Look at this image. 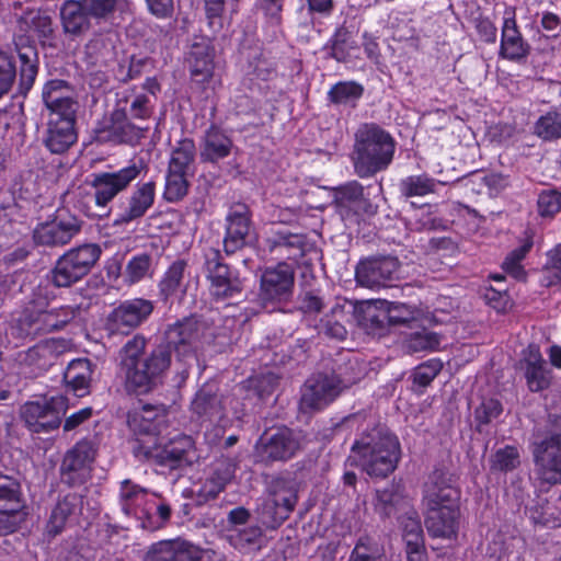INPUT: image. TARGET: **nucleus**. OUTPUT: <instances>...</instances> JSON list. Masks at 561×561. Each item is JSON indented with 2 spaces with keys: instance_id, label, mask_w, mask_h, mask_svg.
Here are the masks:
<instances>
[{
  "instance_id": "f257e3e1",
  "label": "nucleus",
  "mask_w": 561,
  "mask_h": 561,
  "mask_svg": "<svg viewBox=\"0 0 561 561\" xmlns=\"http://www.w3.org/2000/svg\"><path fill=\"white\" fill-rule=\"evenodd\" d=\"M204 329L197 319L185 318L170 325L165 331V342L148 354H145L147 339L142 334L129 339L119 351V373L127 392L140 394L151 391L170 368L173 351L180 362L194 358Z\"/></svg>"
},
{
  "instance_id": "f03ea898",
  "label": "nucleus",
  "mask_w": 561,
  "mask_h": 561,
  "mask_svg": "<svg viewBox=\"0 0 561 561\" xmlns=\"http://www.w3.org/2000/svg\"><path fill=\"white\" fill-rule=\"evenodd\" d=\"M351 459L369 477L387 478L401 458L398 437L381 424L363 432L351 448Z\"/></svg>"
},
{
  "instance_id": "7ed1b4c3",
  "label": "nucleus",
  "mask_w": 561,
  "mask_h": 561,
  "mask_svg": "<svg viewBox=\"0 0 561 561\" xmlns=\"http://www.w3.org/2000/svg\"><path fill=\"white\" fill-rule=\"evenodd\" d=\"M396 140L376 123H364L354 135L352 161L359 178L385 171L392 162Z\"/></svg>"
},
{
  "instance_id": "20e7f679",
  "label": "nucleus",
  "mask_w": 561,
  "mask_h": 561,
  "mask_svg": "<svg viewBox=\"0 0 561 561\" xmlns=\"http://www.w3.org/2000/svg\"><path fill=\"white\" fill-rule=\"evenodd\" d=\"M55 298L48 286H37L19 319L20 330L27 336H38L65 328L75 319L78 308L61 306L47 309Z\"/></svg>"
},
{
  "instance_id": "39448f33",
  "label": "nucleus",
  "mask_w": 561,
  "mask_h": 561,
  "mask_svg": "<svg viewBox=\"0 0 561 561\" xmlns=\"http://www.w3.org/2000/svg\"><path fill=\"white\" fill-rule=\"evenodd\" d=\"M531 455L539 479L561 483V415H549L545 426L536 431Z\"/></svg>"
},
{
  "instance_id": "423d86ee",
  "label": "nucleus",
  "mask_w": 561,
  "mask_h": 561,
  "mask_svg": "<svg viewBox=\"0 0 561 561\" xmlns=\"http://www.w3.org/2000/svg\"><path fill=\"white\" fill-rule=\"evenodd\" d=\"M133 453L140 460L171 470L191 467L201 458L195 440L186 434H178L163 443L139 440Z\"/></svg>"
},
{
  "instance_id": "0eeeda50",
  "label": "nucleus",
  "mask_w": 561,
  "mask_h": 561,
  "mask_svg": "<svg viewBox=\"0 0 561 561\" xmlns=\"http://www.w3.org/2000/svg\"><path fill=\"white\" fill-rule=\"evenodd\" d=\"M102 250L95 243H84L60 255L47 275L56 288H69L84 278L94 267Z\"/></svg>"
},
{
  "instance_id": "6e6552de",
  "label": "nucleus",
  "mask_w": 561,
  "mask_h": 561,
  "mask_svg": "<svg viewBox=\"0 0 561 561\" xmlns=\"http://www.w3.org/2000/svg\"><path fill=\"white\" fill-rule=\"evenodd\" d=\"M145 170V162L137 160L116 171L93 174L91 187L94 190L96 207L105 209L114 198L119 193L126 191Z\"/></svg>"
},
{
  "instance_id": "1a4fd4ad",
  "label": "nucleus",
  "mask_w": 561,
  "mask_h": 561,
  "mask_svg": "<svg viewBox=\"0 0 561 561\" xmlns=\"http://www.w3.org/2000/svg\"><path fill=\"white\" fill-rule=\"evenodd\" d=\"M153 309V302L148 299L124 300L107 314L105 331L108 335H128L149 319Z\"/></svg>"
},
{
  "instance_id": "9d476101",
  "label": "nucleus",
  "mask_w": 561,
  "mask_h": 561,
  "mask_svg": "<svg viewBox=\"0 0 561 561\" xmlns=\"http://www.w3.org/2000/svg\"><path fill=\"white\" fill-rule=\"evenodd\" d=\"M204 270L209 280L210 295L216 300H226L241 294L242 282L232 273L218 249L209 248L205 254Z\"/></svg>"
},
{
  "instance_id": "9b49d317",
  "label": "nucleus",
  "mask_w": 561,
  "mask_h": 561,
  "mask_svg": "<svg viewBox=\"0 0 561 561\" xmlns=\"http://www.w3.org/2000/svg\"><path fill=\"white\" fill-rule=\"evenodd\" d=\"M300 444L294 432L288 427L265 431L254 447L257 462L270 465L275 461H287L293 458Z\"/></svg>"
},
{
  "instance_id": "f8f14e48",
  "label": "nucleus",
  "mask_w": 561,
  "mask_h": 561,
  "mask_svg": "<svg viewBox=\"0 0 561 561\" xmlns=\"http://www.w3.org/2000/svg\"><path fill=\"white\" fill-rule=\"evenodd\" d=\"M66 408V399L62 396L44 401H31L22 405L21 417L31 432L48 433L60 426Z\"/></svg>"
},
{
  "instance_id": "ddd939ff",
  "label": "nucleus",
  "mask_w": 561,
  "mask_h": 561,
  "mask_svg": "<svg viewBox=\"0 0 561 561\" xmlns=\"http://www.w3.org/2000/svg\"><path fill=\"white\" fill-rule=\"evenodd\" d=\"M96 447L91 440L81 439L66 451L60 468V478L69 486L81 485L91 477Z\"/></svg>"
},
{
  "instance_id": "4468645a",
  "label": "nucleus",
  "mask_w": 561,
  "mask_h": 561,
  "mask_svg": "<svg viewBox=\"0 0 561 561\" xmlns=\"http://www.w3.org/2000/svg\"><path fill=\"white\" fill-rule=\"evenodd\" d=\"M399 270L400 262L394 256H371L359 261L355 270V279L362 287L379 289L398 279Z\"/></svg>"
},
{
  "instance_id": "2eb2a0df",
  "label": "nucleus",
  "mask_w": 561,
  "mask_h": 561,
  "mask_svg": "<svg viewBox=\"0 0 561 561\" xmlns=\"http://www.w3.org/2000/svg\"><path fill=\"white\" fill-rule=\"evenodd\" d=\"M295 270L291 265L280 262L266 267L260 279V300L262 304L287 301L293 295Z\"/></svg>"
},
{
  "instance_id": "dca6fc26",
  "label": "nucleus",
  "mask_w": 561,
  "mask_h": 561,
  "mask_svg": "<svg viewBox=\"0 0 561 561\" xmlns=\"http://www.w3.org/2000/svg\"><path fill=\"white\" fill-rule=\"evenodd\" d=\"M252 211L242 203L233 204L226 217L224 250L230 255L247 247L252 237Z\"/></svg>"
},
{
  "instance_id": "f3484780",
  "label": "nucleus",
  "mask_w": 561,
  "mask_h": 561,
  "mask_svg": "<svg viewBox=\"0 0 561 561\" xmlns=\"http://www.w3.org/2000/svg\"><path fill=\"white\" fill-rule=\"evenodd\" d=\"M156 199V182L139 183L116 208L114 226H124L140 220L153 206Z\"/></svg>"
},
{
  "instance_id": "a211bd4d",
  "label": "nucleus",
  "mask_w": 561,
  "mask_h": 561,
  "mask_svg": "<svg viewBox=\"0 0 561 561\" xmlns=\"http://www.w3.org/2000/svg\"><path fill=\"white\" fill-rule=\"evenodd\" d=\"M341 392L339 381H335L331 374L313 375L304 386L299 402L300 410L302 412L322 410L333 402Z\"/></svg>"
},
{
  "instance_id": "6ab92c4d",
  "label": "nucleus",
  "mask_w": 561,
  "mask_h": 561,
  "mask_svg": "<svg viewBox=\"0 0 561 561\" xmlns=\"http://www.w3.org/2000/svg\"><path fill=\"white\" fill-rule=\"evenodd\" d=\"M82 227V221L73 215L58 214L49 222L39 224L34 232V242L43 247H64L77 236Z\"/></svg>"
},
{
  "instance_id": "aec40b11",
  "label": "nucleus",
  "mask_w": 561,
  "mask_h": 561,
  "mask_svg": "<svg viewBox=\"0 0 561 561\" xmlns=\"http://www.w3.org/2000/svg\"><path fill=\"white\" fill-rule=\"evenodd\" d=\"M333 203L342 218L377 213V206L364 196V187L357 181L347 182L333 188Z\"/></svg>"
},
{
  "instance_id": "412c9836",
  "label": "nucleus",
  "mask_w": 561,
  "mask_h": 561,
  "mask_svg": "<svg viewBox=\"0 0 561 561\" xmlns=\"http://www.w3.org/2000/svg\"><path fill=\"white\" fill-rule=\"evenodd\" d=\"M459 493L454 485L453 476L445 469H435L430 473L423 486L425 507L457 504Z\"/></svg>"
},
{
  "instance_id": "4be33fe9",
  "label": "nucleus",
  "mask_w": 561,
  "mask_h": 561,
  "mask_svg": "<svg viewBox=\"0 0 561 561\" xmlns=\"http://www.w3.org/2000/svg\"><path fill=\"white\" fill-rule=\"evenodd\" d=\"M425 527L432 537L451 539L459 526V507L457 504L425 507Z\"/></svg>"
},
{
  "instance_id": "5701e85b",
  "label": "nucleus",
  "mask_w": 561,
  "mask_h": 561,
  "mask_svg": "<svg viewBox=\"0 0 561 561\" xmlns=\"http://www.w3.org/2000/svg\"><path fill=\"white\" fill-rule=\"evenodd\" d=\"M190 411L192 419L201 424L221 419L224 405L217 389L213 385L202 386L192 399Z\"/></svg>"
},
{
  "instance_id": "b1692460",
  "label": "nucleus",
  "mask_w": 561,
  "mask_h": 561,
  "mask_svg": "<svg viewBox=\"0 0 561 561\" xmlns=\"http://www.w3.org/2000/svg\"><path fill=\"white\" fill-rule=\"evenodd\" d=\"M78 134L76 125L69 121H48L42 137L43 145L55 154L69 150L76 144Z\"/></svg>"
},
{
  "instance_id": "393cba45",
  "label": "nucleus",
  "mask_w": 561,
  "mask_h": 561,
  "mask_svg": "<svg viewBox=\"0 0 561 561\" xmlns=\"http://www.w3.org/2000/svg\"><path fill=\"white\" fill-rule=\"evenodd\" d=\"M239 460L236 457H222L215 467L214 473L205 481L199 490L198 503L206 502L217 497V495L225 490L226 485L234 478Z\"/></svg>"
},
{
  "instance_id": "a878e982",
  "label": "nucleus",
  "mask_w": 561,
  "mask_h": 561,
  "mask_svg": "<svg viewBox=\"0 0 561 561\" xmlns=\"http://www.w3.org/2000/svg\"><path fill=\"white\" fill-rule=\"evenodd\" d=\"M267 244L276 256L291 261L304 257L309 247L306 236L287 231H276L267 239Z\"/></svg>"
},
{
  "instance_id": "bb28decb",
  "label": "nucleus",
  "mask_w": 561,
  "mask_h": 561,
  "mask_svg": "<svg viewBox=\"0 0 561 561\" xmlns=\"http://www.w3.org/2000/svg\"><path fill=\"white\" fill-rule=\"evenodd\" d=\"M530 46L517 28L514 13L504 19L501 36L500 56L505 59L519 61L529 55Z\"/></svg>"
},
{
  "instance_id": "cd10ccee",
  "label": "nucleus",
  "mask_w": 561,
  "mask_h": 561,
  "mask_svg": "<svg viewBox=\"0 0 561 561\" xmlns=\"http://www.w3.org/2000/svg\"><path fill=\"white\" fill-rule=\"evenodd\" d=\"M82 503V496L77 493H69L59 500L46 524V535L50 538L59 535L64 530L67 520L81 512Z\"/></svg>"
},
{
  "instance_id": "c85d7f7f",
  "label": "nucleus",
  "mask_w": 561,
  "mask_h": 561,
  "mask_svg": "<svg viewBox=\"0 0 561 561\" xmlns=\"http://www.w3.org/2000/svg\"><path fill=\"white\" fill-rule=\"evenodd\" d=\"M187 61L194 83L203 84L213 78L214 50L206 41L192 45Z\"/></svg>"
},
{
  "instance_id": "c756f323",
  "label": "nucleus",
  "mask_w": 561,
  "mask_h": 561,
  "mask_svg": "<svg viewBox=\"0 0 561 561\" xmlns=\"http://www.w3.org/2000/svg\"><path fill=\"white\" fill-rule=\"evenodd\" d=\"M232 148L231 138L218 127L211 126L204 136L199 157L203 162L217 163L227 158Z\"/></svg>"
},
{
  "instance_id": "7c9ffc66",
  "label": "nucleus",
  "mask_w": 561,
  "mask_h": 561,
  "mask_svg": "<svg viewBox=\"0 0 561 561\" xmlns=\"http://www.w3.org/2000/svg\"><path fill=\"white\" fill-rule=\"evenodd\" d=\"M404 488L400 483L392 482L383 489H378L373 497V506L381 518H388L397 513L404 504Z\"/></svg>"
},
{
  "instance_id": "2f4dec72",
  "label": "nucleus",
  "mask_w": 561,
  "mask_h": 561,
  "mask_svg": "<svg viewBox=\"0 0 561 561\" xmlns=\"http://www.w3.org/2000/svg\"><path fill=\"white\" fill-rule=\"evenodd\" d=\"M60 19L66 34L80 36L91 27L90 16L80 0H67L60 9Z\"/></svg>"
},
{
  "instance_id": "473e14b6",
  "label": "nucleus",
  "mask_w": 561,
  "mask_h": 561,
  "mask_svg": "<svg viewBox=\"0 0 561 561\" xmlns=\"http://www.w3.org/2000/svg\"><path fill=\"white\" fill-rule=\"evenodd\" d=\"M228 531V542L243 553L259 551L265 543L264 533L260 526L231 528Z\"/></svg>"
},
{
  "instance_id": "72a5a7b5",
  "label": "nucleus",
  "mask_w": 561,
  "mask_h": 561,
  "mask_svg": "<svg viewBox=\"0 0 561 561\" xmlns=\"http://www.w3.org/2000/svg\"><path fill=\"white\" fill-rule=\"evenodd\" d=\"M92 373V363L90 359L79 358L68 365L64 374V379L66 383L71 387L77 397H83L89 391Z\"/></svg>"
},
{
  "instance_id": "f704fd0d",
  "label": "nucleus",
  "mask_w": 561,
  "mask_h": 561,
  "mask_svg": "<svg viewBox=\"0 0 561 561\" xmlns=\"http://www.w3.org/2000/svg\"><path fill=\"white\" fill-rule=\"evenodd\" d=\"M195 157L196 147L194 141L190 138L182 139L171 152L168 170L192 176L194 174Z\"/></svg>"
},
{
  "instance_id": "c9c22d12",
  "label": "nucleus",
  "mask_w": 561,
  "mask_h": 561,
  "mask_svg": "<svg viewBox=\"0 0 561 561\" xmlns=\"http://www.w3.org/2000/svg\"><path fill=\"white\" fill-rule=\"evenodd\" d=\"M520 449L515 445H505L495 449L489 457L491 473H508L516 470L522 462Z\"/></svg>"
},
{
  "instance_id": "e433bc0d",
  "label": "nucleus",
  "mask_w": 561,
  "mask_h": 561,
  "mask_svg": "<svg viewBox=\"0 0 561 561\" xmlns=\"http://www.w3.org/2000/svg\"><path fill=\"white\" fill-rule=\"evenodd\" d=\"M153 408L145 405L141 412L128 413L127 423L129 428L137 435H145V438H137L134 446L139 440L157 443L154 436L159 432L158 422L153 419H148L146 414H152Z\"/></svg>"
},
{
  "instance_id": "4c0bfd02",
  "label": "nucleus",
  "mask_w": 561,
  "mask_h": 561,
  "mask_svg": "<svg viewBox=\"0 0 561 561\" xmlns=\"http://www.w3.org/2000/svg\"><path fill=\"white\" fill-rule=\"evenodd\" d=\"M20 78L19 90L22 94H26L34 84L37 76V51L33 46H26L19 49Z\"/></svg>"
},
{
  "instance_id": "58836bf2",
  "label": "nucleus",
  "mask_w": 561,
  "mask_h": 561,
  "mask_svg": "<svg viewBox=\"0 0 561 561\" xmlns=\"http://www.w3.org/2000/svg\"><path fill=\"white\" fill-rule=\"evenodd\" d=\"M23 506L20 482L13 477L0 473V510L20 512Z\"/></svg>"
},
{
  "instance_id": "ea45409f",
  "label": "nucleus",
  "mask_w": 561,
  "mask_h": 561,
  "mask_svg": "<svg viewBox=\"0 0 561 561\" xmlns=\"http://www.w3.org/2000/svg\"><path fill=\"white\" fill-rule=\"evenodd\" d=\"M362 323L369 333H378L390 325L387 301L377 300L368 302L363 309Z\"/></svg>"
},
{
  "instance_id": "a19ab883",
  "label": "nucleus",
  "mask_w": 561,
  "mask_h": 561,
  "mask_svg": "<svg viewBox=\"0 0 561 561\" xmlns=\"http://www.w3.org/2000/svg\"><path fill=\"white\" fill-rule=\"evenodd\" d=\"M440 335L427 329L410 333L403 341V351L408 354L433 352L439 348Z\"/></svg>"
},
{
  "instance_id": "79ce46f5",
  "label": "nucleus",
  "mask_w": 561,
  "mask_h": 561,
  "mask_svg": "<svg viewBox=\"0 0 561 561\" xmlns=\"http://www.w3.org/2000/svg\"><path fill=\"white\" fill-rule=\"evenodd\" d=\"M438 183L426 174L410 175L401 180L399 188L404 197L425 196L435 193Z\"/></svg>"
},
{
  "instance_id": "37998d69",
  "label": "nucleus",
  "mask_w": 561,
  "mask_h": 561,
  "mask_svg": "<svg viewBox=\"0 0 561 561\" xmlns=\"http://www.w3.org/2000/svg\"><path fill=\"white\" fill-rule=\"evenodd\" d=\"M186 265L187 264L184 260H178L173 262L165 272L159 283V291L164 300H168L169 297L175 295L181 288Z\"/></svg>"
},
{
  "instance_id": "c03bdc74",
  "label": "nucleus",
  "mask_w": 561,
  "mask_h": 561,
  "mask_svg": "<svg viewBox=\"0 0 561 561\" xmlns=\"http://www.w3.org/2000/svg\"><path fill=\"white\" fill-rule=\"evenodd\" d=\"M190 175L168 170L165 175V185L163 198L169 203H176L183 199L188 192Z\"/></svg>"
},
{
  "instance_id": "a18cd8bd",
  "label": "nucleus",
  "mask_w": 561,
  "mask_h": 561,
  "mask_svg": "<svg viewBox=\"0 0 561 561\" xmlns=\"http://www.w3.org/2000/svg\"><path fill=\"white\" fill-rule=\"evenodd\" d=\"M364 88L354 81H343L334 84L328 93L329 100L337 105H354L363 95Z\"/></svg>"
},
{
  "instance_id": "49530a36",
  "label": "nucleus",
  "mask_w": 561,
  "mask_h": 561,
  "mask_svg": "<svg viewBox=\"0 0 561 561\" xmlns=\"http://www.w3.org/2000/svg\"><path fill=\"white\" fill-rule=\"evenodd\" d=\"M331 376L339 381V387L343 391L352 385L358 382L364 376V368L356 357L348 358L344 364L332 371Z\"/></svg>"
},
{
  "instance_id": "de8ad7c7",
  "label": "nucleus",
  "mask_w": 561,
  "mask_h": 561,
  "mask_svg": "<svg viewBox=\"0 0 561 561\" xmlns=\"http://www.w3.org/2000/svg\"><path fill=\"white\" fill-rule=\"evenodd\" d=\"M541 284L546 287L561 284V243L547 252V262L542 267Z\"/></svg>"
},
{
  "instance_id": "09e8293b",
  "label": "nucleus",
  "mask_w": 561,
  "mask_h": 561,
  "mask_svg": "<svg viewBox=\"0 0 561 561\" xmlns=\"http://www.w3.org/2000/svg\"><path fill=\"white\" fill-rule=\"evenodd\" d=\"M347 561H383L378 543L368 536L360 537Z\"/></svg>"
},
{
  "instance_id": "8fccbe9b",
  "label": "nucleus",
  "mask_w": 561,
  "mask_h": 561,
  "mask_svg": "<svg viewBox=\"0 0 561 561\" xmlns=\"http://www.w3.org/2000/svg\"><path fill=\"white\" fill-rule=\"evenodd\" d=\"M535 134L543 140L561 138V114L549 112L541 116L535 125Z\"/></svg>"
},
{
  "instance_id": "3c124183",
  "label": "nucleus",
  "mask_w": 561,
  "mask_h": 561,
  "mask_svg": "<svg viewBox=\"0 0 561 561\" xmlns=\"http://www.w3.org/2000/svg\"><path fill=\"white\" fill-rule=\"evenodd\" d=\"M73 91L70 84L65 80L48 81L42 92V98L46 106L56 105L58 102L73 98Z\"/></svg>"
},
{
  "instance_id": "603ef678",
  "label": "nucleus",
  "mask_w": 561,
  "mask_h": 561,
  "mask_svg": "<svg viewBox=\"0 0 561 561\" xmlns=\"http://www.w3.org/2000/svg\"><path fill=\"white\" fill-rule=\"evenodd\" d=\"M114 45L110 35H95L85 46L93 62H106L113 56Z\"/></svg>"
},
{
  "instance_id": "864d4df0",
  "label": "nucleus",
  "mask_w": 561,
  "mask_h": 561,
  "mask_svg": "<svg viewBox=\"0 0 561 561\" xmlns=\"http://www.w3.org/2000/svg\"><path fill=\"white\" fill-rule=\"evenodd\" d=\"M503 412L502 403L493 398H486L474 410V420L477 430L482 432L484 425H489L493 420L497 419Z\"/></svg>"
},
{
  "instance_id": "5fc2aeb1",
  "label": "nucleus",
  "mask_w": 561,
  "mask_h": 561,
  "mask_svg": "<svg viewBox=\"0 0 561 561\" xmlns=\"http://www.w3.org/2000/svg\"><path fill=\"white\" fill-rule=\"evenodd\" d=\"M352 33L342 25L333 34L331 43L330 56L340 62H344L350 57V49L352 48Z\"/></svg>"
},
{
  "instance_id": "6e6d98bb",
  "label": "nucleus",
  "mask_w": 561,
  "mask_h": 561,
  "mask_svg": "<svg viewBox=\"0 0 561 561\" xmlns=\"http://www.w3.org/2000/svg\"><path fill=\"white\" fill-rule=\"evenodd\" d=\"M119 0H80L90 19L106 21L114 15Z\"/></svg>"
},
{
  "instance_id": "4d7b16f0",
  "label": "nucleus",
  "mask_w": 561,
  "mask_h": 561,
  "mask_svg": "<svg viewBox=\"0 0 561 561\" xmlns=\"http://www.w3.org/2000/svg\"><path fill=\"white\" fill-rule=\"evenodd\" d=\"M531 247L533 241L527 240L523 245H520L517 249H514L503 261V270L517 279L523 278L525 276V272L523 266L520 265V262L530 251Z\"/></svg>"
},
{
  "instance_id": "13d9d810",
  "label": "nucleus",
  "mask_w": 561,
  "mask_h": 561,
  "mask_svg": "<svg viewBox=\"0 0 561 561\" xmlns=\"http://www.w3.org/2000/svg\"><path fill=\"white\" fill-rule=\"evenodd\" d=\"M530 518L535 524L548 528H556L561 526V513L554 514L553 507L548 501L538 503L537 505L533 506L530 508Z\"/></svg>"
},
{
  "instance_id": "bf43d9fd",
  "label": "nucleus",
  "mask_w": 561,
  "mask_h": 561,
  "mask_svg": "<svg viewBox=\"0 0 561 561\" xmlns=\"http://www.w3.org/2000/svg\"><path fill=\"white\" fill-rule=\"evenodd\" d=\"M23 21L42 38H49L54 33L51 18L44 12L31 11L23 16Z\"/></svg>"
},
{
  "instance_id": "052dcab7",
  "label": "nucleus",
  "mask_w": 561,
  "mask_h": 561,
  "mask_svg": "<svg viewBox=\"0 0 561 561\" xmlns=\"http://www.w3.org/2000/svg\"><path fill=\"white\" fill-rule=\"evenodd\" d=\"M443 369V363L437 359L433 358L430 359L421 365H419L414 371H413V381L414 383L421 386V387H427L435 377L440 373Z\"/></svg>"
},
{
  "instance_id": "680f3d73",
  "label": "nucleus",
  "mask_w": 561,
  "mask_h": 561,
  "mask_svg": "<svg viewBox=\"0 0 561 561\" xmlns=\"http://www.w3.org/2000/svg\"><path fill=\"white\" fill-rule=\"evenodd\" d=\"M152 263L150 254L142 253L134 256L126 266V277L134 284L142 279L149 272Z\"/></svg>"
},
{
  "instance_id": "e2e57ef3",
  "label": "nucleus",
  "mask_w": 561,
  "mask_h": 561,
  "mask_svg": "<svg viewBox=\"0 0 561 561\" xmlns=\"http://www.w3.org/2000/svg\"><path fill=\"white\" fill-rule=\"evenodd\" d=\"M16 78V67L13 59L0 53V99L8 94Z\"/></svg>"
},
{
  "instance_id": "0e129e2a",
  "label": "nucleus",
  "mask_w": 561,
  "mask_h": 561,
  "mask_svg": "<svg viewBox=\"0 0 561 561\" xmlns=\"http://www.w3.org/2000/svg\"><path fill=\"white\" fill-rule=\"evenodd\" d=\"M49 110L48 121H69L76 125V114L78 110V102L73 99H67L58 102L56 105L46 106Z\"/></svg>"
},
{
  "instance_id": "69168bd1",
  "label": "nucleus",
  "mask_w": 561,
  "mask_h": 561,
  "mask_svg": "<svg viewBox=\"0 0 561 561\" xmlns=\"http://www.w3.org/2000/svg\"><path fill=\"white\" fill-rule=\"evenodd\" d=\"M537 205L540 216H553L561 210V193L557 191H545L540 193Z\"/></svg>"
},
{
  "instance_id": "338daca9",
  "label": "nucleus",
  "mask_w": 561,
  "mask_h": 561,
  "mask_svg": "<svg viewBox=\"0 0 561 561\" xmlns=\"http://www.w3.org/2000/svg\"><path fill=\"white\" fill-rule=\"evenodd\" d=\"M145 561H175L174 540L153 543L147 551Z\"/></svg>"
},
{
  "instance_id": "774afa93",
  "label": "nucleus",
  "mask_w": 561,
  "mask_h": 561,
  "mask_svg": "<svg viewBox=\"0 0 561 561\" xmlns=\"http://www.w3.org/2000/svg\"><path fill=\"white\" fill-rule=\"evenodd\" d=\"M175 561H201L203 550L190 541L183 539H174Z\"/></svg>"
}]
</instances>
